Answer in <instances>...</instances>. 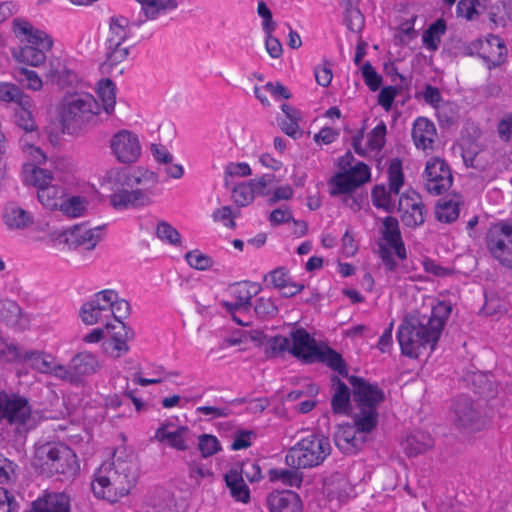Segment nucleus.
<instances>
[{
  "mask_svg": "<svg viewBox=\"0 0 512 512\" xmlns=\"http://www.w3.org/2000/svg\"><path fill=\"white\" fill-rule=\"evenodd\" d=\"M473 47L477 50L478 55L491 66H498L504 61L506 47L503 41L491 35L486 40H476L473 42Z\"/></svg>",
  "mask_w": 512,
  "mask_h": 512,
  "instance_id": "393cba45",
  "label": "nucleus"
},
{
  "mask_svg": "<svg viewBox=\"0 0 512 512\" xmlns=\"http://www.w3.org/2000/svg\"><path fill=\"white\" fill-rule=\"evenodd\" d=\"M378 255L386 273H393L400 261L407 259V251L399 229L398 220L387 216L383 221L382 236L378 242Z\"/></svg>",
  "mask_w": 512,
  "mask_h": 512,
  "instance_id": "1a4fd4ad",
  "label": "nucleus"
},
{
  "mask_svg": "<svg viewBox=\"0 0 512 512\" xmlns=\"http://www.w3.org/2000/svg\"><path fill=\"white\" fill-rule=\"evenodd\" d=\"M398 94L396 86H385L378 94V104L385 110L390 111L395 97Z\"/></svg>",
  "mask_w": 512,
  "mask_h": 512,
  "instance_id": "0e129e2a",
  "label": "nucleus"
},
{
  "mask_svg": "<svg viewBox=\"0 0 512 512\" xmlns=\"http://www.w3.org/2000/svg\"><path fill=\"white\" fill-rule=\"evenodd\" d=\"M370 168L363 162H357L351 169L336 173L328 182L332 196L348 194L370 180Z\"/></svg>",
  "mask_w": 512,
  "mask_h": 512,
  "instance_id": "f8f14e48",
  "label": "nucleus"
},
{
  "mask_svg": "<svg viewBox=\"0 0 512 512\" xmlns=\"http://www.w3.org/2000/svg\"><path fill=\"white\" fill-rule=\"evenodd\" d=\"M260 291V286L257 283L250 281H243L235 283L232 286L231 294L234 301H223L222 306L227 312L233 315V320L242 326H248L249 323L237 318L234 313L236 311L247 312L251 307L252 298Z\"/></svg>",
  "mask_w": 512,
  "mask_h": 512,
  "instance_id": "dca6fc26",
  "label": "nucleus"
},
{
  "mask_svg": "<svg viewBox=\"0 0 512 512\" xmlns=\"http://www.w3.org/2000/svg\"><path fill=\"white\" fill-rule=\"evenodd\" d=\"M487 0H460L457 4V15L472 20L486 8Z\"/></svg>",
  "mask_w": 512,
  "mask_h": 512,
  "instance_id": "49530a36",
  "label": "nucleus"
},
{
  "mask_svg": "<svg viewBox=\"0 0 512 512\" xmlns=\"http://www.w3.org/2000/svg\"><path fill=\"white\" fill-rule=\"evenodd\" d=\"M386 133V124L381 120L368 134L367 145L370 152H378L384 147Z\"/></svg>",
  "mask_w": 512,
  "mask_h": 512,
  "instance_id": "603ef678",
  "label": "nucleus"
},
{
  "mask_svg": "<svg viewBox=\"0 0 512 512\" xmlns=\"http://www.w3.org/2000/svg\"><path fill=\"white\" fill-rule=\"evenodd\" d=\"M224 480L231 497L242 503H248L250 501V489L242 478L241 472H238V468H231L224 475Z\"/></svg>",
  "mask_w": 512,
  "mask_h": 512,
  "instance_id": "72a5a7b5",
  "label": "nucleus"
},
{
  "mask_svg": "<svg viewBox=\"0 0 512 512\" xmlns=\"http://www.w3.org/2000/svg\"><path fill=\"white\" fill-rule=\"evenodd\" d=\"M451 420L453 425L464 433L479 432L487 424L479 406L467 396L458 397L452 404Z\"/></svg>",
  "mask_w": 512,
  "mask_h": 512,
  "instance_id": "9b49d317",
  "label": "nucleus"
},
{
  "mask_svg": "<svg viewBox=\"0 0 512 512\" xmlns=\"http://www.w3.org/2000/svg\"><path fill=\"white\" fill-rule=\"evenodd\" d=\"M150 512H180L176 507V502L172 496L165 493L161 499L153 503Z\"/></svg>",
  "mask_w": 512,
  "mask_h": 512,
  "instance_id": "774afa93",
  "label": "nucleus"
},
{
  "mask_svg": "<svg viewBox=\"0 0 512 512\" xmlns=\"http://www.w3.org/2000/svg\"><path fill=\"white\" fill-rule=\"evenodd\" d=\"M312 355L314 356L313 363H324L332 370L336 371L339 375L347 378L349 377L346 364L341 354H339L326 344H320L318 349L314 350V353Z\"/></svg>",
  "mask_w": 512,
  "mask_h": 512,
  "instance_id": "2f4dec72",
  "label": "nucleus"
},
{
  "mask_svg": "<svg viewBox=\"0 0 512 512\" xmlns=\"http://www.w3.org/2000/svg\"><path fill=\"white\" fill-rule=\"evenodd\" d=\"M64 188L52 185L51 183L37 191V197L40 203L49 210H57L64 202Z\"/></svg>",
  "mask_w": 512,
  "mask_h": 512,
  "instance_id": "e433bc0d",
  "label": "nucleus"
},
{
  "mask_svg": "<svg viewBox=\"0 0 512 512\" xmlns=\"http://www.w3.org/2000/svg\"><path fill=\"white\" fill-rule=\"evenodd\" d=\"M70 364L78 384L82 383L85 377L95 374L101 368L98 358L87 351L77 353L70 360Z\"/></svg>",
  "mask_w": 512,
  "mask_h": 512,
  "instance_id": "cd10ccee",
  "label": "nucleus"
},
{
  "mask_svg": "<svg viewBox=\"0 0 512 512\" xmlns=\"http://www.w3.org/2000/svg\"><path fill=\"white\" fill-rule=\"evenodd\" d=\"M198 449L203 458L210 457L221 450L219 440L210 434H203L198 439Z\"/></svg>",
  "mask_w": 512,
  "mask_h": 512,
  "instance_id": "864d4df0",
  "label": "nucleus"
},
{
  "mask_svg": "<svg viewBox=\"0 0 512 512\" xmlns=\"http://www.w3.org/2000/svg\"><path fill=\"white\" fill-rule=\"evenodd\" d=\"M113 299H115V290L105 289L95 293L92 299L81 307L80 317L82 321L87 325L108 322Z\"/></svg>",
  "mask_w": 512,
  "mask_h": 512,
  "instance_id": "4468645a",
  "label": "nucleus"
},
{
  "mask_svg": "<svg viewBox=\"0 0 512 512\" xmlns=\"http://www.w3.org/2000/svg\"><path fill=\"white\" fill-rule=\"evenodd\" d=\"M291 355L305 364L313 363V353L319 345L304 328H297L290 333Z\"/></svg>",
  "mask_w": 512,
  "mask_h": 512,
  "instance_id": "4be33fe9",
  "label": "nucleus"
},
{
  "mask_svg": "<svg viewBox=\"0 0 512 512\" xmlns=\"http://www.w3.org/2000/svg\"><path fill=\"white\" fill-rule=\"evenodd\" d=\"M142 5V11L147 19H155L162 11L175 10L176 0H136Z\"/></svg>",
  "mask_w": 512,
  "mask_h": 512,
  "instance_id": "79ce46f5",
  "label": "nucleus"
},
{
  "mask_svg": "<svg viewBox=\"0 0 512 512\" xmlns=\"http://www.w3.org/2000/svg\"><path fill=\"white\" fill-rule=\"evenodd\" d=\"M299 470L296 468H273L269 470V477L271 481H281L284 485L299 487L303 480V475Z\"/></svg>",
  "mask_w": 512,
  "mask_h": 512,
  "instance_id": "37998d69",
  "label": "nucleus"
},
{
  "mask_svg": "<svg viewBox=\"0 0 512 512\" xmlns=\"http://www.w3.org/2000/svg\"><path fill=\"white\" fill-rule=\"evenodd\" d=\"M2 220L9 230H24L33 224L32 215L14 203L4 207Z\"/></svg>",
  "mask_w": 512,
  "mask_h": 512,
  "instance_id": "7c9ffc66",
  "label": "nucleus"
},
{
  "mask_svg": "<svg viewBox=\"0 0 512 512\" xmlns=\"http://www.w3.org/2000/svg\"><path fill=\"white\" fill-rule=\"evenodd\" d=\"M47 76L60 88L76 87L81 82L80 76L74 69V62L59 58L50 61Z\"/></svg>",
  "mask_w": 512,
  "mask_h": 512,
  "instance_id": "412c9836",
  "label": "nucleus"
},
{
  "mask_svg": "<svg viewBox=\"0 0 512 512\" xmlns=\"http://www.w3.org/2000/svg\"><path fill=\"white\" fill-rule=\"evenodd\" d=\"M107 47V57L106 62L111 65H117L121 62H123L129 55V48L128 47H122L115 46V47Z\"/></svg>",
  "mask_w": 512,
  "mask_h": 512,
  "instance_id": "69168bd1",
  "label": "nucleus"
},
{
  "mask_svg": "<svg viewBox=\"0 0 512 512\" xmlns=\"http://www.w3.org/2000/svg\"><path fill=\"white\" fill-rule=\"evenodd\" d=\"M388 187L391 192H394V196L399 195L400 188L404 184V175L402 172V163L400 160H393L388 168Z\"/></svg>",
  "mask_w": 512,
  "mask_h": 512,
  "instance_id": "09e8293b",
  "label": "nucleus"
},
{
  "mask_svg": "<svg viewBox=\"0 0 512 512\" xmlns=\"http://www.w3.org/2000/svg\"><path fill=\"white\" fill-rule=\"evenodd\" d=\"M398 212L404 226L416 228L425 222L426 209L417 193L402 194L398 198Z\"/></svg>",
  "mask_w": 512,
  "mask_h": 512,
  "instance_id": "a211bd4d",
  "label": "nucleus"
},
{
  "mask_svg": "<svg viewBox=\"0 0 512 512\" xmlns=\"http://www.w3.org/2000/svg\"><path fill=\"white\" fill-rule=\"evenodd\" d=\"M33 100L30 97V105H17L15 111V123L27 133H36V123L32 116Z\"/></svg>",
  "mask_w": 512,
  "mask_h": 512,
  "instance_id": "c03bdc74",
  "label": "nucleus"
},
{
  "mask_svg": "<svg viewBox=\"0 0 512 512\" xmlns=\"http://www.w3.org/2000/svg\"><path fill=\"white\" fill-rule=\"evenodd\" d=\"M156 235L157 237L173 246H180L181 245V235L178 232L177 229H175L170 223L166 221H160L156 228Z\"/></svg>",
  "mask_w": 512,
  "mask_h": 512,
  "instance_id": "3c124183",
  "label": "nucleus"
},
{
  "mask_svg": "<svg viewBox=\"0 0 512 512\" xmlns=\"http://www.w3.org/2000/svg\"><path fill=\"white\" fill-rule=\"evenodd\" d=\"M111 310L109 317L113 316L117 323L123 322L130 314V304L125 299H120L118 293L115 291V299L111 301Z\"/></svg>",
  "mask_w": 512,
  "mask_h": 512,
  "instance_id": "052dcab7",
  "label": "nucleus"
},
{
  "mask_svg": "<svg viewBox=\"0 0 512 512\" xmlns=\"http://www.w3.org/2000/svg\"><path fill=\"white\" fill-rule=\"evenodd\" d=\"M110 149L117 161L123 164H132L141 155V145L138 136L126 129H122L112 136Z\"/></svg>",
  "mask_w": 512,
  "mask_h": 512,
  "instance_id": "2eb2a0df",
  "label": "nucleus"
},
{
  "mask_svg": "<svg viewBox=\"0 0 512 512\" xmlns=\"http://www.w3.org/2000/svg\"><path fill=\"white\" fill-rule=\"evenodd\" d=\"M450 312L448 305L439 303L429 314L405 316L396 333L402 355L417 359L427 349L434 351Z\"/></svg>",
  "mask_w": 512,
  "mask_h": 512,
  "instance_id": "f257e3e1",
  "label": "nucleus"
},
{
  "mask_svg": "<svg viewBox=\"0 0 512 512\" xmlns=\"http://www.w3.org/2000/svg\"><path fill=\"white\" fill-rule=\"evenodd\" d=\"M9 349L16 362L27 364L39 373L48 374L53 369L54 357L51 354L39 350L22 351L17 347Z\"/></svg>",
  "mask_w": 512,
  "mask_h": 512,
  "instance_id": "5701e85b",
  "label": "nucleus"
},
{
  "mask_svg": "<svg viewBox=\"0 0 512 512\" xmlns=\"http://www.w3.org/2000/svg\"><path fill=\"white\" fill-rule=\"evenodd\" d=\"M173 425L171 423H162L155 431L154 438L161 443H166L169 447L179 451H185L188 445L185 441V434L188 431L186 426H178L176 430L171 431L169 428Z\"/></svg>",
  "mask_w": 512,
  "mask_h": 512,
  "instance_id": "c756f323",
  "label": "nucleus"
},
{
  "mask_svg": "<svg viewBox=\"0 0 512 512\" xmlns=\"http://www.w3.org/2000/svg\"><path fill=\"white\" fill-rule=\"evenodd\" d=\"M397 198L399 197L394 196L389 187L386 189L384 186H375L372 190L373 205L386 211H391L395 207Z\"/></svg>",
  "mask_w": 512,
  "mask_h": 512,
  "instance_id": "a18cd8bd",
  "label": "nucleus"
},
{
  "mask_svg": "<svg viewBox=\"0 0 512 512\" xmlns=\"http://www.w3.org/2000/svg\"><path fill=\"white\" fill-rule=\"evenodd\" d=\"M33 464L42 475H60V480H71L79 470L76 453L61 442H47L36 448Z\"/></svg>",
  "mask_w": 512,
  "mask_h": 512,
  "instance_id": "20e7f679",
  "label": "nucleus"
},
{
  "mask_svg": "<svg viewBox=\"0 0 512 512\" xmlns=\"http://www.w3.org/2000/svg\"><path fill=\"white\" fill-rule=\"evenodd\" d=\"M19 81L27 88L33 91H39L43 82L37 72L29 69H21Z\"/></svg>",
  "mask_w": 512,
  "mask_h": 512,
  "instance_id": "e2e57ef3",
  "label": "nucleus"
},
{
  "mask_svg": "<svg viewBox=\"0 0 512 512\" xmlns=\"http://www.w3.org/2000/svg\"><path fill=\"white\" fill-rule=\"evenodd\" d=\"M331 452L332 446L327 436L310 433L287 451L285 462L291 468L311 469L323 464Z\"/></svg>",
  "mask_w": 512,
  "mask_h": 512,
  "instance_id": "39448f33",
  "label": "nucleus"
},
{
  "mask_svg": "<svg viewBox=\"0 0 512 512\" xmlns=\"http://www.w3.org/2000/svg\"><path fill=\"white\" fill-rule=\"evenodd\" d=\"M285 353L291 354L290 337L277 335L267 341L266 354L269 358L283 357Z\"/></svg>",
  "mask_w": 512,
  "mask_h": 512,
  "instance_id": "de8ad7c7",
  "label": "nucleus"
},
{
  "mask_svg": "<svg viewBox=\"0 0 512 512\" xmlns=\"http://www.w3.org/2000/svg\"><path fill=\"white\" fill-rule=\"evenodd\" d=\"M345 10V24L347 28L354 32L359 33L364 28V16L358 7L348 8Z\"/></svg>",
  "mask_w": 512,
  "mask_h": 512,
  "instance_id": "5fc2aeb1",
  "label": "nucleus"
},
{
  "mask_svg": "<svg viewBox=\"0 0 512 512\" xmlns=\"http://www.w3.org/2000/svg\"><path fill=\"white\" fill-rule=\"evenodd\" d=\"M107 181L111 184L112 194L109 196L110 204L116 210L138 208L151 203L149 196L140 189L129 190L139 178L132 177L127 171L113 169L107 173Z\"/></svg>",
  "mask_w": 512,
  "mask_h": 512,
  "instance_id": "0eeeda50",
  "label": "nucleus"
},
{
  "mask_svg": "<svg viewBox=\"0 0 512 512\" xmlns=\"http://www.w3.org/2000/svg\"><path fill=\"white\" fill-rule=\"evenodd\" d=\"M139 477L135 455L125 447L114 450L111 461L104 462L95 472L91 487L97 498L116 503L130 494Z\"/></svg>",
  "mask_w": 512,
  "mask_h": 512,
  "instance_id": "f03ea898",
  "label": "nucleus"
},
{
  "mask_svg": "<svg viewBox=\"0 0 512 512\" xmlns=\"http://www.w3.org/2000/svg\"><path fill=\"white\" fill-rule=\"evenodd\" d=\"M23 183L35 188L43 189L53 180L51 171L38 167L33 163H25L22 168Z\"/></svg>",
  "mask_w": 512,
  "mask_h": 512,
  "instance_id": "f704fd0d",
  "label": "nucleus"
},
{
  "mask_svg": "<svg viewBox=\"0 0 512 512\" xmlns=\"http://www.w3.org/2000/svg\"><path fill=\"white\" fill-rule=\"evenodd\" d=\"M264 507L268 512H303L300 495L292 490H275L267 494Z\"/></svg>",
  "mask_w": 512,
  "mask_h": 512,
  "instance_id": "6ab92c4d",
  "label": "nucleus"
},
{
  "mask_svg": "<svg viewBox=\"0 0 512 512\" xmlns=\"http://www.w3.org/2000/svg\"><path fill=\"white\" fill-rule=\"evenodd\" d=\"M252 436H255V433L249 430H241L235 432L233 442L231 444V449L238 451L250 447L252 445Z\"/></svg>",
  "mask_w": 512,
  "mask_h": 512,
  "instance_id": "338daca9",
  "label": "nucleus"
},
{
  "mask_svg": "<svg viewBox=\"0 0 512 512\" xmlns=\"http://www.w3.org/2000/svg\"><path fill=\"white\" fill-rule=\"evenodd\" d=\"M436 219L442 223H452L459 218L460 202L458 200H439L435 210Z\"/></svg>",
  "mask_w": 512,
  "mask_h": 512,
  "instance_id": "a19ab883",
  "label": "nucleus"
},
{
  "mask_svg": "<svg viewBox=\"0 0 512 512\" xmlns=\"http://www.w3.org/2000/svg\"><path fill=\"white\" fill-rule=\"evenodd\" d=\"M362 77L368 88L375 92L382 84V76L375 70L370 62H365L361 68Z\"/></svg>",
  "mask_w": 512,
  "mask_h": 512,
  "instance_id": "6e6d98bb",
  "label": "nucleus"
},
{
  "mask_svg": "<svg viewBox=\"0 0 512 512\" xmlns=\"http://www.w3.org/2000/svg\"><path fill=\"white\" fill-rule=\"evenodd\" d=\"M59 210L68 217L77 218L84 215L86 210V201L80 196H73L64 200Z\"/></svg>",
  "mask_w": 512,
  "mask_h": 512,
  "instance_id": "8fccbe9b",
  "label": "nucleus"
},
{
  "mask_svg": "<svg viewBox=\"0 0 512 512\" xmlns=\"http://www.w3.org/2000/svg\"><path fill=\"white\" fill-rule=\"evenodd\" d=\"M484 243L491 259L502 268L512 271V219L491 223L485 233Z\"/></svg>",
  "mask_w": 512,
  "mask_h": 512,
  "instance_id": "6e6552de",
  "label": "nucleus"
},
{
  "mask_svg": "<svg viewBox=\"0 0 512 512\" xmlns=\"http://www.w3.org/2000/svg\"><path fill=\"white\" fill-rule=\"evenodd\" d=\"M30 414L31 409L26 398L0 391V420L6 419L11 424H24Z\"/></svg>",
  "mask_w": 512,
  "mask_h": 512,
  "instance_id": "f3484780",
  "label": "nucleus"
},
{
  "mask_svg": "<svg viewBox=\"0 0 512 512\" xmlns=\"http://www.w3.org/2000/svg\"><path fill=\"white\" fill-rule=\"evenodd\" d=\"M238 472H241L242 478L246 477L251 483L259 482L263 478L261 467L255 460L244 461L238 468Z\"/></svg>",
  "mask_w": 512,
  "mask_h": 512,
  "instance_id": "bf43d9fd",
  "label": "nucleus"
},
{
  "mask_svg": "<svg viewBox=\"0 0 512 512\" xmlns=\"http://www.w3.org/2000/svg\"><path fill=\"white\" fill-rule=\"evenodd\" d=\"M101 106L87 92L67 94L61 104L60 118L65 126L82 125L100 114Z\"/></svg>",
  "mask_w": 512,
  "mask_h": 512,
  "instance_id": "9d476101",
  "label": "nucleus"
},
{
  "mask_svg": "<svg viewBox=\"0 0 512 512\" xmlns=\"http://www.w3.org/2000/svg\"><path fill=\"white\" fill-rule=\"evenodd\" d=\"M370 432L360 430L355 422L354 426H341L335 434V444L345 454H355L364 443L363 434Z\"/></svg>",
  "mask_w": 512,
  "mask_h": 512,
  "instance_id": "b1692460",
  "label": "nucleus"
},
{
  "mask_svg": "<svg viewBox=\"0 0 512 512\" xmlns=\"http://www.w3.org/2000/svg\"><path fill=\"white\" fill-rule=\"evenodd\" d=\"M401 446L407 456L416 457L430 450L434 446V440L427 432L415 431L402 441Z\"/></svg>",
  "mask_w": 512,
  "mask_h": 512,
  "instance_id": "473e14b6",
  "label": "nucleus"
},
{
  "mask_svg": "<svg viewBox=\"0 0 512 512\" xmlns=\"http://www.w3.org/2000/svg\"><path fill=\"white\" fill-rule=\"evenodd\" d=\"M348 382L352 387V399L356 411L353 420L360 430L372 431L378 424V406L385 400L383 389L362 377L351 375Z\"/></svg>",
  "mask_w": 512,
  "mask_h": 512,
  "instance_id": "7ed1b4c3",
  "label": "nucleus"
},
{
  "mask_svg": "<svg viewBox=\"0 0 512 512\" xmlns=\"http://www.w3.org/2000/svg\"><path fill=\"white\" fill-rule=\"evenodd\" d=\"M96 91L103 103V110L107 114H111L116 104V86L114 82L109 78L101 79L97 84Z\"/></svg>",
  "mask_w": 512,
  "mask_h": 512,
  "instance_id": "58836bf2",
  "label": "nucleus"
},
{
  "mask_svg": "<svg viewBox=\"0 0 512 512\" xmlns=\"http://www.w3.org/2000/svg\"><path fill=\"white\" fill-rule=\"evenodd\" d=\"M185 259L189 266L196 270H207L213 265L212 258L198 250L187 252Z\"/></svg>",
  "mask_w": 512,
  "mask_h": 512,
  "instance_id": "4d7b16f0",
  "label": "nucleus"
},
{
  "mask_svg": "<svg viewBox=\"0 0 512 512\" xmlns=\"http://www.w3.org/2000/svg\"><path fill=\"white\" fill-rule=\"evenodd\" d=\"M333 395L331 398V408L335 414H348L351 408L352 392L350 388L340 380L336 375L330 378Z\"/></svg>",
  "mask_w": 512,
  "mask_h": 512,
  "instance_id": "c85d7f7f",
  "label": "nucleus"
},
{
  "mask_svg": "<svg viewBox=\"0 0 512 512\" xmlns=\"http://www.w3.org/2000/svg\"><path fill=\"white\" fill-rule=\"evenodd\" d=\"M437 130L435 124L425 117H418L412 128V139L416 148L421 150H433Z\"/></svg>",
  "mask_w": 512,
  "mask_h": 512,
  "instance_id": "a878e982",
  "label": "nucleus"
},
{
  "mask_svg": "<svg viewBox=\"0 0 512 512\" xmlns=\"http://www.w3.org/2000/svg\"><path fill=\"white\" fill-rule=\"evenodd\" d=\"M254 311L260 318H269L277 314L278 308L271 299L259 297L255 301Z\"/></svg>",
  "mask_w": 512,
  "mask_h": 512,
  "instance_id": "680f3d73",
  "label": "nucleus"
},
{
  "mask_svg": "<svg viewBox=\"0 0 512 512\" xmlns=\"http://www.w3.org/2000/svg\"><path fill=\"white\" fill-rule=\"evenodd\" d=\"M129 20L123 16H113L109 22V36L106 46H120L129 37Z\"/></svg>",
  "mask_w": 512,
  "mask_h": 512,
  "instance_id": "c9c22d12",
  "label": "nucleus"
},
{
  "mask_svg": "<svg viewBox=\"0 0 512 512\" xmlns=\"http://www.w3.org/2000/svg\"><path fill=\"white\" fill-rule=\"evenodd\" d=\"M13 32L21 42H27V45L21 47L16 54L17 60L30 66L43 64L46 60V52L53 46L52 38L22 18L13 20Z\"/></svg>",
  "mask_w": 512,
  "mask_h": 512,
  "instance_id": "423d86ee",
  "label": "nucleus"
},
{
  "mask_svg": "<svg viewBox=\"0 0 512 512\" xmlns=\"http://www.w3.org/2000/svg\"><path fill=\"white\" fill-rule=\"evenodd\" d=\"M255 194L249 182H243L233 189V198L237 205L247 206L254 200Z\"/></svg>",
  "mask_w": 512,
  "mask_h": 512,
  "instance_id": "13d9d810",
  "label": "nucleus"
},
{
  "mask_svg": "<svg viewBox=\"0 0 512 512\" xmlns=\"http://www.w3.org/2000/svg\"><path fill=\"white\" fill-rule=\"evenodd\" d=\"M103 226L87 228L84 225H75L65 233L66 242L70 247H82L85 250H93L104 236Z\"/></svg>",
  "mask_w": 512,
  "mask_h": 512,
  "instance_id": "aec40b11",
  "label": "nucleus"
},
{
  "mask_svg": "<svg viewBox=\"0 0 512 512\" xmlns=\"http://www.w3.org/2000/svg\"><path fill=\"white\" fill-rule=\"evenodd\" d=\"M70 497L65 492L46 491L32 503L33 512H69Z\"/></svg>",
  "mask_w": 512,
  "mask_h": 512,
  "instance_id": "bb28decb",
  "label": "nucleus"
},
{
  "mask_svg": "<svg viewBox=\"0 0 512 512\" xmlns=\"http://www.w3.org/2000/svg\"><path fill=\"white\" fill-rule=\"evenodd\" d=\"M446 32V23L438 19L426 29L422 35L424 46L430 51H436L439 47L441 37Z\"/></svg>",
  "mask_w": 512,
  "mask_h": 512,
  "instance_id": "ea45409f",
  "label": "nucleus"
},
{
  "mask_svg": "<svg viewBox=\"0 0 512 512\" xmlns=\"http://www.w3.org/2000/svg\"><path fill=\"white\" fill-rule=\"evenodd\" d=\"M0 102L29 106L30 96L14 83L0 82Z\"/></svg>",
  "mask_w": 512,
  "mask_h": 512,
  "instance_id": "4c0bfd02",
  "label": "nucleus"
},
{
  "mask_svg": "<svg viewBox=\"0 0 512 512\" xmlns=\"http://www.w3.org/2000/svg\"><path fill=\"white\" fill-rule=\"evenodd\" d=\"M423 179L427 192L436 196L448 191L453 183L449 165L438 157L426 162Z\"/></svg>",
  "mask_w": 512,
  "mask_h": 512,
  "instance_id": "ddd939ff",
  "label": "nucleus"
}]
</instances>
